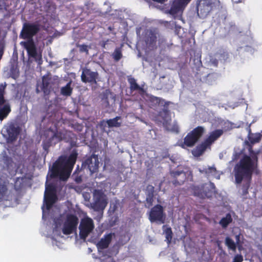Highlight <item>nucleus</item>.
<instances>
[{
	"mask_svg": "<svg viewBox=\"0 0 262 262\" xmlns=\"http://www.w3.org/2000/svg\"><path fill=\"white\" fill-rule=\"evenodd\" d=\"M257 158L253 156H244L236 163L233 169L235 183L240 185L238 190L241 196L243 199H247L250 187L252 174L257 169Z\"/></svg>",
	"mask_w": 262,
	"mask_h": 262,
	"instance_id": "f257e3e1",
	"label": "nucleus"
},
{
	"mask_svg": "<svg viewBox=\"0 0 262 262\" xmlns=\"http://www.w3.org/2000/svg\"><path fill=\"white\" fill-rule=\"evenodd\" d=\"M78 154L73 150L68 158L60 156L54 163L50 177L52 179L59 178L66 181L70 177L73 167L76 163Z\"/></svg>",
	"mask_w": 262,
	"mask_h": 262,
	"instance_id": "f03ea898",
	"label": "nucleus"
},
{
	"mask_svg": "<svg viewBox=\"0 0 262 262\" xmlns=\"http://www.w3.org/2000/svg\"><path fill=\"white\" fill-rule=\"evenodd\" d=\"M40 30L38 24L33 23H25L21 31L20 36L24 39H28L26 41H22L20 44L23 45L27 51L30 57L36 58L37 52L36 46L33 39L35 36Z\"/></svg>",
	"mask_w": 262,
	"mask_h": 262,
	"instance_id": "7ed1b4c3",
	"label": "nucleus"
},
{
	"mask_svg": "<svg viewBox=\"0 0 262 262\" xmlns=\"http://www.w3.org/2000/svg\"><path fill=\"white\" fill-rule=\"evenodd\" d=\"M216 0H196V10L199 18L204 19L211 15L217 9Z\"/></svg>",
	"mask_w": 262,
	"mask_h": 262,
	"instance_id": "20e7f679",
	"label": "nucleus"
},
{
	"mask_svg": "<svg viewBox=\"0 0 262 262\" xmlns=\"http://www.w3.org/2000/svg\"><path fill=\"white\" fill-rule=\"evenodd\" d=\"M3 135L7 142L12 143L16 141L21 132L20 127L14 123L5 125L2 130Z\"/></svg>",
	"mask_w": 262,
	"mask_h": 262,
	"instance_id": "39448f33",
	"label": "nucleus"
},
{
	"mask_svg": "<svg viewBox=\"0 0 262 262\" xmlns=\"http://www.w3.org/2000/svg\"><path fill=\"white\" fill-rule=\"evenodd\" d=\"M48 136L50 137L49 139L53 144H56L62 140L67 142H72L73 139L75 138V135L70 131H66L63 133L61 132H56L50 129L47 133Z\"/></svg>",
	"mask_w": 262,
	"mask_h": 262,
	"instance_id": "423d86ee",
	"label": "nucleus"
},
{
	"mask_svg": "<svg viewBox=\"0 0 262 262\" xmlns=\"http://www.w3.org/2000/svg\"><path fill=\"white\" fill-rule=\"evenodd\" d=\"M78 222L79 220L76 215L67 214L62 229V233L64 235H70L76 231Z\"/></svg>",
	"mask_w": 262,
	"mask_h": 262,
	"instance_id": "0eeeda50",
	"label": "nucleus"
},
{
	"mask_svg": "<svg viewBox=\"0 0 262 262\" xmlns=\"http://www.w3.org/2000/svg\"><path fill=\"white\" fill-rule=\"evenodd\" d=\"M95 225L93 220L86 216L81 220L79 226V236L83 240H85L89 235L93 232Z\"/></svg>",
	"mask_w": 262,
	"mask_h": 262,
	"instance_id": "6e6552de",
	"label": "nucleus"
},
{
	"mask_svg": "<svg viewBox=\"0 0 262 262\" xmlns=\"http://www.w3.org/2000/svg\"><path fill=\"white\" fill-rule=\"evenodd\" d=\"M94 202L92 207L96 211L103 210L107 205L105 195L101 190L95 189L93 192Z\"/></svg>",
	"mask_w": 262,
	"mask_h": 262,
	"instance_id": "1a4fd4ad",
	"label": "nucleus"
},
{
	"mask_svg": "<svg viewBox=\"0 0 262 262\" xmlns=\"http://www.w3.org/2000/svg\"><path fill=\"white\" fill-rule=\"evenodd\" d=\"M99 160L97 155L93 154L88 157L83 161L81 168L83 169H86L90 171L92 174L97 171L99 168Z\"/></svg>",
	"mask_w": 262,
	"mask_h": 262,
	"instance_id": "9d476101",
	"label": "nucleus"
},
{
	"mask_svg": "<svg viewBox=\"0 0 262 262\" xmlns=\"http://www.w3.org/2000/svg\"><path fill=\"white\" fill-rule=\"evenodd\" d=\"M191 0H172L170 1V9L167 13L175 17L177 14L182 12Z\"/></svg>",
	"mask_w": 262,
	"mask_h": 262,
	"instance_id": "9b49d317",
	"label": "nucleus"
},
{
	"mask_svg": "<svg viewBox=\"0 0 262 262\" xmlns=\"http://www.w3.org/2000/svg\"><path fill=\"white\" fill-rule=\"evenodd\" d=\"M149 219L151 222H159L161 224L165 223V215L161 205H156L151 209Z\"/></svg>",
	"mask_w": 262,
	"mask_h": 262,
	"instance_id": "f8f14e48",
	"label": "nucleus"
},
{
	"mask_svg": "<svg viewBox=\"0 0 262 262\" xmlns=\"http://www.w3.org/2000/svg\"><path fill=\"white\" fill-rule=\"evenodd\" d=\"M59 79L58 76H55L53 78L50 75H45L42 77L41 89L45 95H48L53 90V86L58 84Z\"/></svg>",
	"mask_w": 262,
	"mask_h": 262,
	"instance_id": "ddd939ff",
	"label": "nucleus"
},
{
	"mask_svg": "<svg viewBox=\"0 0 262 262\" xmlns=\"http://www.w3.org/2000/svg\"><path fill=\"white\" fill-rule=\"evenodd\" d=\"M99 74L97 72H93L90 69L85 68L82 69L81 78L84 83L97 84V80L98 78Z\"/></svg>",
	"mask_w": 262,
	"mask_h": 262,
	"instance_id": "4468645a",
	"label": "nucleus"
},
{
	"mask_svg": "<svg viewBox=\"0 0 262 262\" xmlns=\"http://www.w3.org/2000/svg\"><path fill=\"white\" fill-rule=\"evenodd\" d=\"M113 235H114V233H112L104 234L96 244L97 248L101 250L107 248L112 242Z\"/></svg>",
	"mask_w": 262,
	"mask_h": 262,
	"instance_id": "2eb2a0df",
	"label": "nucleus"
},
{
	"mask_svg": "<svg viewBox=\"0 0 262 262\" xmlns=\"http://www.w3.org/2000/svg\"><path fill=\"white\" fill-rule=\"evenodd\" d=\"M127 80L129 84V89L131 93L138 91L139 94L141 96L145 94V91L144 88L137 83L136 80L134 77H129Z\"/></svg>",
	"mask_w": 262,
	"mask_h": 262,
	"instance_id": "dca6fc26",
	"label": "nucleus"
},
{
	"mask_svg": "<svg viewBox=\"0 0 262 262\" xmlns=\"http://www.w3.org/2000/svg\"><path fill=\"white\" fill-rule=\"evenodd\" d=\"M171 176L174 179L173 183L174 185L182 184L186 179V174L183 171H172Z\"/></svg>",
	"mask_w": 262,
	"mask_h": 262,
	"instance_id": "f3484780",
	"label": "nucleus"
},
{
	"mask_svg": "<svg viewBox=\"0 0 262 262\" xmlns=\"http://www.w3.org/2000/svg\"><path fill=\"white\" fill-rule=\"evenodd\" d=\"M164 102V100L163 99L152 95L150 96L147 100L149 107L154 110L157 108L160 104L163 105Z\"/></svg>",
	"mask_w": 262,
	"mask_h": 262,
	"instance_id": "a211bd4d",
	"label": "nucleus"
},
{
	"mask_svg": "<svg viewBox=\"0 0 262 262\" xmlns=\"http://www.w3.org/2000/svg\"><path fill=\"white\" fill-rule=\"evenodd\" d=\"M144 39L146 45L149 46L155 44L157 41V36L156 33L151 30H146Z\"/></svg>",
	"mask_w": 262,
	"mask_h": 262,
	"instance_id": "6ab92c4d",
	"label": "nucleus"
},
{
	"mask_svg": "<svg viewBox=\"0 0 262 262\" xmlns=\"http://www.w3.org/2000/svg\"><path fill=\"white\" fill-rule=\"evenodd\" d=\"M223 134L222 129H216L212 132L209 136L205 140L210 146Z\"/></svg>",
	"mask_w": 262,
	"mask_h": 262,
	"instance_id": "aec40b11",
	"label": "nucleus"
},
{
	"mask_svg": "<svg viewBox=\"0 0 262 262\" xmlns=\"http://www.w3.org/2000/svg\"><path fill=\"white\" fill-rule=\"evenodd\" d=\"M57 200L56 193H45L44 202L47 209H50Z\"/></svg>",
	"mask_w": 262,
	"mask_h": 262,
	"instance_id": "412c9836",
	"label": "nucleus"
},
{
	"mask_svg": "<svg viewBox=\"0 0 262 262\" xmlns=\"http://www.w3.org/2000/svg\"><path fill=\"white\" fill-rule=\"evenodd\" d=\"M209 146L210 145L204 140V142L196 147V148L193 151L192 154L195 157H200Z\"/></svg>",
	"mask_w": 262,
	"mask_h": 262,
	"instance_id": "4be33fe9",
	"label": "nucleus"
},
{
	"mask_svg": "<svg viewBox=\"0 0 262 262\" xmlns=\"http://www.w3.org/2000/svg\"><path fill=\"white\" fill-rule=\"evenodd\" d=\"M197 139L190 132L184 139V144L187 147H192L197 142Z\"/></svg>",
	"mask_w": 262,
	"mask_h": 262,
	"instance_id": "5701e85b",
	"label": "nucleus"
},
{
	"mask_svg": "<svg viewBox=\"0 0 262 262\" xmlns=\"http://www.w3.org/2000/svg\"><path fill=\"white\" fill-rule=\"evenodd\" d=\"M4 106L0 108V120L5 118L11 112V107L9 103L5 102Z\"/></svg>",
	"mask_w": 262,
	"mask_h": 262,
	"instance_id": "b1692460",
	"label": "nucleus"
},
{
	"mask_svg": "<svg viewBox=\"0 0 262 262\" xmlns=\"http://www.w3.org/2000/svg\"><path fill=\"white\" fill-rule=\"evenodd\" d=\"M72 81H70L64 86L60 89L61 95L64 96H70L73 92V88L71 87Z\"/></svg>",
	"mask_w": 262,
	"mask_h": 262,
	"instance_id": "393cba45",
	"label": "nucleus"
},
{
	"mask_svg": "<svg viewBox=\"0 0 262 262\" xmlns=\"http://www.w3.org/2000/svg\"><path fill=\"white\" fill-rule=\"evenodd\" d=\"M110 98H112L115 101V97L113 93H112L109 89H106L102 93V99L104 101V102L107 105H110Z\"/></svg>",
	"mask_w": 262,
	"mask_h": 262,
	"instance_id": "a878e982",
	"label": "nucleus"
},
{
	"mask_svg": "<svg viewBox=\"0 0 262 262\" xmlns=\"http://www.w3.org/2000/svg\"><path fill=\"white\" fill-rule=\"evenodd\" d=\"M233 219L231 214L228 213L225 217H223L219 222L220 225L223 228H226L232 222Z\"/></svg>",
	"mask_w": 262,
	"mask_h": 262,
	"instance_id": "bb28decb",
	"label": "nucleus"
},
{
	"mask_svg": "<svg viewBox=\"0 0 262 262\" xmlns=\"http://www.w3.org/2000/svg\"><path fill=\"white\" fill-rule=\"evenodd\" d=\"M205 129L202 126H199L192 130L190 133L197 139L198 140L203 136Z\"/></svg>",
	"mask_w": 262,
	"mask_h": 262,
	"instance_id": "cd10ccee",
	"label": "nucleus"
},
{
	"mask_svg": "<svg viewBox=\"0 0 262 262\" xmlns=\"http://www.w3.org/2000/svg\"><path fill=\"white\" fill-rule=\"evenodd\" d=\"M120 116H117L113 119H110L106 121V123L109 127H119L121 125V122H118V120H121Z\"/></svg>",
	"mask_w": 262,
	"mask_h": 262,
	"instance_id": "c85d7f7f",
	"label": "nucleus"
},
{
	"mask_svg": "<svg viewBox=\"0 0 262 262\" xmlns=\"http://www.w3.org/2000/svg\"><path fill=\"white\" fill-rule=\"evenodd\" d=\"M199 171L201 173L205 174L207 176H209L210 174L216 173V169L214 166H209L208 167H203V168H199Z\"/></svg>",
	"mask_w": 262,
	"mask_h": 262,
	"instance_id": "c756f323",
	"label": "nucleus"
},
{
	"mask_svg": "<svg viewBox=\"0 0 262 262\" xmlns=\"http://www.w3.org/2000/svg\"><path fill=\"white\" fill-rule=\"evenodd\" d=\"M19 70L16 63H13L11 65L10 69V76L16 79L19 76Z\"/></svg>",
	"mask_w": 262,
	"mask_h": 262,
	"instance_id": "7c9ffc66",
	"label": "nucleus"
},
{
	"mask_svg": "<svg viewBox=\"0 0 262 262\" xmlns=\"http://www.w3.org/2000/svg\"><path fill=\"white\" fill-rule=\"evenodd\" d=\"M193 192L194 196L201 199L203 198L204 185L201 186H195L193 187Z\"/></svg>",
	"mask_w": 262,
	"mask_h": 262,
	"instance_id": "2f4dec72",
	"label": "nucleus"
},
{
	"mask_svg": "<svg viewBox=\"0 0 262 262\" xmlns=\"http://www.w3.org/2000/svg\"><path fill=\"white\" fill-rule=\"evenodd\" d=\"M154 187L151 186V191H149L148 194H147L146 201L147 203L146 207L149 208L151 206H152L153 202H154Z\"/></svg>",
	"mask_w": 262,
	"mask_h": 262,
	"instance_id": "473e14b6",
	"label": "nucleus"
},
{
	"mask_svg": "<svg viewBox=\"0 0 262 262\" xmlns=\"http://www.w3.org/2000/svg\"><path fill=\"white\" fill-rule=\"evenodd\" d=\"M112 57L115 61H119L123 57L122 48L121 47L116 48L112 54Z\"/></svg>",
	"mask_w": 262,
	"mask_h": 262,
	"instance_id": "72a5a7b5",
	"label": "nucleus"
},
{
	"mask_svg": "<svg viewBox=\"0 0 262 262\" xmlns=\"http://www.w3.org/2000/svg\"><path fill=\"white\" fill-rule=\"evenodd\" d=\"M8 191L7 186L0 182V202L2 201L6 195Z\"/></svg>",
	"mask_w": 262,
	"mask_h": 262,
	"instance_id": "f704fd0d",
	"label": "nucleus"
},
{
	"mask_svg": "<svg viewBox=\"0 0 262 262\" xmlns=\"http://www.w3.org/2000/svg\"><path fill=\"white\" fill-rule=\"evenodd\" d=\"M164 233L165 234L166 241L168 244H169L172 238V231L170 227H166L164 230Z\"/></svg>",
	"mask_w": 262,
	"mask_h": 262,
	"instance_id": "c9c22d12",
	"label": "nucleus"
},
{
	"mask_svg": "<svg viewBox=\"0 0 262 262\" xmlns=\"http://www.w3.org/2000/svg\"><path fill=\"white\" fill-rule=\"evenodd\" d=\"M225 244L231 250H234L236 249V245L234 242L229 237H226Z\"/></svg>",
	"mask_w": 262,
	"mask_h": 262,
	"instance_id": "e433bc0d",
	"label": "nucleus"
},
{
	"mask_svg": "<svg viewBox=\"0 0 262 262\" xmlns=\"http://www.w3.org/2000/svg\"><path fill=\"white\" fill-rule=\"evenodd\" d=\"M203 199L211 198L213 195L212 189L205 187V186L204 185V192H203Z\"/></svg>",
	"mask_w": 262,
	"mask_h": 262,
	"instance_id": "4c0bfd02",
	"label": "nucleus"
},
{
	"mask_svg": "<svg viewBox=\"0 0 262 262\" xmlns=\"http://www.w3.org/2000/svg\"><path fill=\"white\" fill-rule=\"evenodd\" d=\"M45 193H56V188L53 184L46 185Z\"/></svg>",
	"mask_w": 262,
	"mask_h": 262,
	"instance_id": "58836bf2",
	"label": "nucleus"
},
{
	"mask_svg": "<svg viewBox=\"0 0 262 262\" xmlns=\"http://www.w3.org/2000/svg\"><path fill=\"white\" fill-rule=\"evenodd\" d=\"M53 144V143L49 139L43 141L42 143L43 149L47 152V153L48 152L50 147Z\"/></svg>",
	"mask_w": 262,
	"mask_h": 262,
	"instance_id": "ea45409f",
	"label": "nucleus"
},
{
	"mask_svg": "<svg viewBox=\"0 0 262 262\" xmlns=\"http://www.w3.org/2000/svg\"><path fill=\"white\" fill-rule=\"evenodd\" d=\"M261 135L258 133L255 134L254 137H250L249 140L252 144L258 143L261 139Z\"/></svg>",
	"mask_w": 262,
	"mask_h": 262,
	"instance_id": "a19ab883",
	"label": "nucleus"
},
{
	"mask_svg": "<svg viewBox=\"0 0 262 262\" xmlns=\"http://www.w3.org/2000/svg\"><path fill=\"white\" fill-rule=\"evenodd\" d=\"M4 87H0V105H3L5 103L6 100L4 98Z\"/></svg>",
	"mask_w": 262,
	"mask_h": 262,
	"instance_id": "79ce46f5",
	"label": "nucleus"
},
{
	"mask_svg": "<svg viewBox=\"0 0 262 262\" xmlns=\"http://www.w3.org/2000/svg\"><path fill=\"white\" fill-rule=\"evenodd\" d=\"M79 51L81 52H88V46L85 45H81L79 46Z\"/></svg>",
	"mask_w": 262,
	"mask_h": 262,
	"instance_id": "37998d69",
	"label": "nucleus"
},
{
	"mask_svg": "<svg viewBox=\"0 0 262 262\" xmlns=\"http://www.w3.org/2000/svg\"><path fill=\"white\" fill-rule=\"evenodd\" d=\"M243 260V256L241 255H237L235 256L233 262H242Z\"/></svg>",
	"mask_w": 262,
	"mask_h": 262,
	"instance_id": "c03bdc74",
	"label": "nucleus"
},
{
	"mask_svg": "<svg viewBox=\"0 0 262 262\" xmlns=\"http://www.w3.org/2000/svg\"><path fill=\"white\" fill-rule=\"evenodd\" d=\"M75 180L77 183H80L82 181V178L81 176H77L75 178Z\"/></svg>",
	"mask_w": 262,
	"mask_h": 262,
	"instance_id": "a18cd8bd",
	"label": "nucleus"
},
{
	"mask_svg": "<svg viewBox=\"0 0 262 262\" xmlns=\"http://www.w3.org/2000/svg\"><path fill=\"white\" fill-rule=\"evenodd\" d=\"M212 64L215 66H217V64H218V61L217 59H213L212 61Z\"/></svg>",
	"mask_w": 262,
	"mask_h": 262,
	"instance_id": "49530a36",
	"label": "nucleus"
},
{
	"mask_svg": "<svg viewBox=\"0 0 262 262\" xmlns=\"http://www.w3.org/2000/svg\"><path fill=\"white\" fill-rule=\"evenodd\" d=\"M4 54V51L3 49H0V60H1L3 55Z\"/></svg>",
	"mask_w": 262,
	"mask_h": 262,
	"instance_id": "de8ad7c7",
	"label": "nucleus"
},
{
	"mask_svg": "<svg viewBox=\"0 0 262 262\" xmlns=\"http://www.w3.org/2000/svg\"><path fill=\"white\" fill-rule=\"evenodd\" d=\"M117 209V206L116 205H114L113 207L112 211L114 212Z\"/></svg>",
	"mask_w": 262,
	"mask_h": 262,
	"instance_id": "09e8293b",
	"label": "nucleus"
},
{
	"mask_svg": "<svg viewBox=\"0 0 262 262\" xmlns=\"http://www.w3.org/2000/svg\"><path fill=\"white\" fill-rule=\"evenodd\" d=\"M242 0H232V1H234L235 3H238L239 2H241Z\"/></svg>",
	"mask_w": 262,
	"mask_h": 262,
	"instance_id": "8fccbe9b",
	"label": "nucleus"
},
{
	"mask_svg": "<svg viewBox=\"0 0 262 262\" xmlns=\"http://www.w3.org/2000/svg\"><path fill=\"white\" fill-rule=\"evenodd\" d=\"M216 243H217V244L218 246H220V244H221V241H220L217 240V241H216Z\"/></svg>",
	"mask_w": 262,
	"mask_h": 262,
	"instance_id": "3c124183",
	"label": "nucleus"
},
{
	"mask_svg": "<svg viewBox=\"0 0 262 262\" xmlns=\"http://www.w3.org/2000/svg\"><path fill=\"white\" fill-rule=\"evenodd\" d=\"M165 227H166V225H163V229H164Z\"/></svg>",
	"mask_w": 262,
	"mask_h": 262,
	"instance_id": "603ef678",
	"label": "nucleus"
},
{
	"mask_svg": "<svg viewBox=\"0 0 262 262\" xmlns=\"http://www.w3.org/2000/svg\"><path fill=\"white\" fill-rule=\"evenodd\" d=\"M179 179H181V178H182V177H179Z\"/></svg>",
	"mask_w": 262,
	"mask_h": 262,
	"instance_id": "864d4df0",
	"label": "nucleus"
}]
</instances>
